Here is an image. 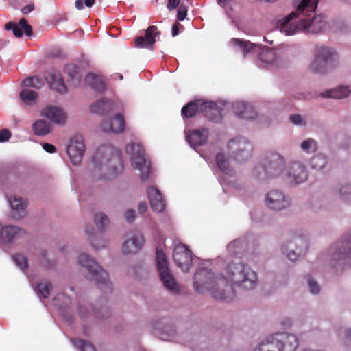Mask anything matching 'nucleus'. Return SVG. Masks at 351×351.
I'll list each match as a JSON object with an SVG mask.
<instances>
[{
  "label": "nucleus",
  "instance_id": "obj_1",
  "mask_svg": "<svg viewBox=\"0 0 351 351\" xmlns=\"http://www.w3.org/2000/svg\"><path fill=\"white\" fill-rule=\"evenodd\" d=\"M232 282L243 289H252L257 282L256 273L241 261H230L224 274L215 276L206 268L199 269L193 276V285L199 293L209 292L215 300H226L234 295L229 285Z\"/></svg>",
  "mask_w": 351,
  "mask_h": 351
},
{
  "label": "nucleus",
  "instance_id": "obj_2",
  "mask_svg": "<svg viewBox=\"0 0 351 351\" xmlns=\"http://www.w3.org/2000/svg\"><path fill=\"white\" fill-rule=\"evenodd\" d=\"M320 0H293V10L287 14V36L317 34L326 25L325 15L316 13Z\"/></svg>",
  "mask_w": 351,
  "mask_h": 351
},
{
  "label": "nucleus",
  "instance_id": "obj_3",
  "mask_svg": "<svg viewBox=\"0 0 351 351\" xmlns=\"http://www.w3.org/2000/svg\"><path fill=\"white\" fill-rule=\"evenodd\" d=\"M92 162L95 169L107 172L104 176L106 179L114 178L123 169L121 152L109 145L99 147L93 154Z\"/></svg>",
  "mask_w": 351,
  "mask_h": 351
},
{
  "label": "nucleus",
  "instance_id": "obj_4",
  "mask_svg": "<svg viewBox=\"0 0 351 351\" xmlns=\"http://www.w3.org/2000/svg\"><path fill=\"white\" fill-rule=\"evenodd\" d=\"M329 263L336 273L342 272L351 258V230L335 241L328 250Z\"/></svg>",
  "mask_w": 351,
  "mask_h": 351
},
{
  "label": "nucleus",
  "instance_id": "obj_5",
  "mask_svg": "<svg viewBox=\"0 0 351 351\" xmlns=\"http://www.w3.org/2000/svg\"><path fill=\"white\" fill-rule=\"evenodd\" d=\"M339 54L337 51L326 45H317L314 51V59L310 64L311 70L318 74H326L328 69L338 65Z\"/></svg>",
  "mask_w": 351,
  "mask_h": 351
},
{
  "label": "nucleus",
  "instance_id": "obj_6",
  "mask_svg": "<svg viewBox=\"0 0 351 351\" xmlns=\"http://www.w3.org/2000/svg\"><path fill=\"white\" fill-rule=\"evenodd\" d=\"M285 167L283 156L277 153H271L267 156L263 164L254 168L253 175L258 180L265 181L281 175Z\"/></svg>",
  "mask_w": 351,
  "mask_h": 351
},
{
  "label": "nucleus",
  "instance_id": "obj_7",
  "mask_svg": "<svg viewBox=\"0 0 351 351\" xmlns=\"http://www.w3.org/2000/svg\"><path fill=\"white\" fill-rule=\"evenodd\" d=\"M80 265L85 267L90 278L95 280L98 288L104 292H110L112 284L109 280L108 274L98 263L86 254H81L77 258Z\"/></svg>",
  "mask_w": 351,
  "mask_h": 351
},
{
  "label": "nucleus",
  "instance_id": "obj_8",
  "mask_svg": "<svg viewBox=\"0 0 351 351\" xmlns=\"http://www.w3.org/2000/svg\"><path fill=\"white\" fill-rule=\"evenodd\" d=\"M232 43L245 56L247 53H258V59L267 64L278 66L276 51L269 48H263L261 45H255L248 40L240 38H232Z\"/></svg>",
  "mask_w": 351,
  "mask_h": 351
},
{
  "label": "nucleus",
  "instance_id": "obj_9",
  "mask_svg": "<svg viewBox=\"0 0 351 351\" xmlns=\"http://www.w3.org/2000/svg\"><path fill=\"white\" fill-rule=\"evenodd\" d=\"M125 152L130 156L132 166L140 171L142 180L148 178L151 171V164L145 157V151L141 143H131L126 145Z\"/></svg>",
  "mask_w": 351,
  "mask_h": 351
},
{
  "label": "nucleus",
  "instance_id": "obj_10",
  "mask_svg": "<svg viewBox=\"0 0 351 351\" xmlns=\"http://www.w3.org/2000/svg\"><path fill=\"white\" fill-rule=\"evenodd\" d=\"M156 255V267L163 285L169 291H178L179 289L178 283L170 272L166 255L162 249L157 247Z\"/></svg>",
  "mask_w": 351,
  "mask_h": 351
},
{
  "label": "nucleus",
  "instance_id": "obj_11",
  "mask_svg": "<svg viewBox=\"0 0 351 351\" xmlns=\"http://www.w3.org/2000/svg\"><path fill=\"white\" fill-rule=\"evenodd\" d=\"M308 248V241L304 236H296L293 232L287 235V258L294 262L304 255Z\"/></svg>",
  "mask_w": 351,
  "mask_h": 351
},
{
  "label": "nucleus",
  "instance_id": "obj_12",
  "mask_svg": "<svg viewBox=\"0 0 351 351\" xmlns=\"http://www.w3.org/2000/svg\"><path fill=\"white\" fill-rule=\"evenodd\" d=\"M229 154L237 162H243L252 156V145L245 138L237 137L228 143Z\"/></svg>",
  "mask_w": 351,
  "mask_h": 351
},
{
  "label": "nucleus",
  "instance_id": "obj_13",
  "mask_svg": "<svg viewBox=\"0 0 351 351\" xmlns=\"http://www.w3.org/2000/svg\"><path fill=\"white\" fill-rule=\"evenodd\" d=\"M85 152L84 140L82 135L76 134L69 141L66 147V153L73 165L80 164Z\"/></svg>",
  "mask_w": 351,
  "mask_h": 351
},
{
  "label": "nucleus",
  "instance_id": "obj_14",
  "mask_svg": "<svg viewBox=\"0 0 351 351\" xmlns=\"http://www.w3.org/2000/svg\"><path fill=\"white\" fill-rule=\"evenodd\" d=\"M173 258L175 263L184 272L189 271L192 265V252L189 247L182 244L179 243L176 245L173 250Z\"/></svg>",
  "mask_w": 351,
  "mask_h": 351
},
{
  "label": "nucleus",
  "instance_id": "obj_15",
  "mask_svg": "<svg viewBox=\"0 0 351 351\" xmlns=\"http://www.w3.org/2000/svg\"><path fill=\"white\" fill-rule=\"evenodd\" d=\"M288 178L292 185H298L304 182L308 178L306 166L300 162H292L289 164Z\"/></svg>",
  "mask_w": 351,
  "mask_h": 351
},
{
  "label": "nucleus",
  "instance_id": "obj_16",
  "mask_svg": "<svg viewBox=\"0 0 351 351\" xmlns=\"http://www.w3.org/2000/svg\"><path fill=\"white\" fill-rule=\"evenodd\" d=\"M160 35V32L155 25H151L145 31V36H137L134 39L135 47L150 49L156 42V38Z\"/></svg>",
  "mask_w": 351,
  "mask_h": 351
},
{
  "label": "nucleus",
  "instance_id": "obj_17",
  "mask_svg": "<svg viewBox=\"0 0 351 351\" xmlns=\"http://www.w3.org/2000/svg\"><path fill=\"white\" fill-rule=\"evenodd\" d=\"M284 337L282 334L276 333L269 336L267 339L260 343L254 351H283Z\"/></svg>",
  "mask_w": 351,
  "mask_h": 351
},
{
  "label": "nucleus",
  "instance_id": "obj_18",
  "mask_svg": "<svg viewBox=\"0 0 351 351\" xmlns=\"http://www.w3.org/2000/svg\"><path fill=\"white\" fill-rule=\"evenodd\" d=\"M125 127V121L121 114H115L112 119H105L101 123L102 130L108 133L121 134Z\"/></svg>",
  "mask_w": 351,
  "mask_h": 351
},
{
  "label": "nucleus",
  "instance_id": "obj_19",
  "mask_svg": "<svg viewBox=\"0 0 351 351\" xmlns=\"http://www.w3.org/2000/svg\"><path fill=\"white\" fill-rule=\"evenodd\" d=\"M41 115L58 125H64L66 120V115L63 109L52 105L43 108Z\"/></svg>",
  "mask_w": 351,
  "mask_h": 351
},
{
  "label": "nucleus",
  "instance_id": "obj_20",
  "mask_svg": "<svg viewBox=\"0 0 351 351\" xmlns=\"http://www.w3.org/2000/svg\"><path fill=\"white\" fill-rule=\"evenodd\" d=\"M202 113L210 121L219 123L222 120L221 110L214 102H202Z\"/></svg>",
  "mask_w": 351,
  "mask_h": 351
},
{
  "label": "nucleus",
  "instance_id": "obj_21",
  "mask_svg": "<svg viewBox=\"0 0 351 351\" xmlns=\"http://www.w3.org/2000/svg\"><path fill=\"white\" fill-rule=\"evenodd\" d=\"M5 29L6 30H12L13 34L17 37L20 38L23 36V32L27 36H31L32 35V28L27 23V20L25 18H21L19 20V24H16L14 22H9L5 25Z\"/></svg>",
  "mask_w": 351,
  "mask_h": 351
},
{
  "label": "nucleus",
  "instance_id": "obj_22",
  "mask_svg": "<svg viewBox=\"0 0 351 351\" xmlns=\"http://www.w3.org/2000/svg\"><path fill=\"white\" fill-rule=\"evenodd\" d=\"M147 195L152 209L156 212L163 211L165 207V202L159 190L154 186L147 189Z\"/></svg>",
  "mask_w": 351,
  "mask_h": 351
},
{
  "label": "nucleus",
  "instance_id": "obj_23",
  "mask_svg": "<svg viewBox=\"0 0 351 351\" xmlns=\"http://www.w3.org/2000/svg\"><path fill=\"white\" fill-rule=\"evenodd\" d=\"M208 134L209 132L207 129L194 130L186 135V139L191 147L195 148L207 142Z\"/></svg>",
  "mask_w": 351,
  "mask_h": 351
},
{
  "label": "nucleus",
  "instance_id": "obj_24",
  "mask_svg": "<svg viewBox=\"0 0 351 351\" xmlns=\"http://www.w3.org/2000/svg\"><path fill=\"white\" fill-rule=\"evenodd\" d=\"M285 196L282 191L273 190L269 192L266 197L268 207L274 210H280L285 207Z\"/></svg>",
  "mask_w": 351,
  "mask_h": 351
},
{
  "label": "nucleus",
  "instance_id": "obj_25",
  "mask_svg": "<svg viewBox=\"0 0 351 351\" xmlns=\"http://www.w3.org/2000/svg\"><path fill=\"white\" fill-rule=\"evenodd\" d=\"M143 243L144 239L142 234H136L123 243L122 251L124 254L136 253L141 249Z\"/></svg>",
  "mask_w": 351,
  "mask_h": 351
},
{
  "label": "nucleus",
  "instance_id": "obj_26",
  "mask_svg": "<svg viewBox=\"0 0 351 351\" xmlns=\"http://www.w3.org/2000/svg\"><path fill=\"white\" fill-rule=\"evenodd\" d=\"M233 110L235 114L245 119H254L257 117V113L254 108L243 101H238L233 104Z\"/></svg>",
  "mask_w": 351,
  "mask_h": 351
},
{
  "label": "nucleus",
  "instance_id": "obj_27",
  "mask_svg": "<svg viewBox=\"0 0 351 351\" xmlns=\"http://www.w3.org/2000/svg\"><path fill=\"white\" fill-rule=\"evenodd\" d=\"M113 106L114 104L112 100L102 98L93 103L90 107V110L93 113L105 115L112 110Z\"/></svg>",
  "mask_w": 351,
  "mask_h": 351
},
{
  "label": "nucleus",
  "instance_id": "obj_28",
  "mask_svg": "<svg viewBox=\"0 0 351 351\" xmlns=\"http://www.w3.org/2000/svg\"><path fill=\"white\" fill-rule=\"evenodd\" d=\"M46 79L51 88L60 94H64L67 92V87L60 73L54 71L50 73Z\"/></svg>",
  "mask_w": 351,
  "mask_h": 351
},
{
  "label": "nucleus",
  "instance_id": "obj_29",
  "mask_svg": "<svg viewBox=\"0 0 351 351\" xmlns=\"http://www.w3.org/2000/svg\"><path fill=\"white\" fill-rule=\"evenodd\" d=\"M350 93V90L348 86H339L335 88L326 90L319 93V96L324 98L343 99L347 97Z\"/></svg>",
  "mask_w": 351,
  "mask_h": 351
},
{
  "label": "nucleus",
  "instance_id": "obj_30",
  "mask_svg": "<svg viewBox=\"0 0 351 351\" xmlns=\"http://www.w3.org/2000/svg\"><path fill=\"white\" fill-rule=\"evenodd\" d=\"M202 102L200 100L190 101L184 106L181 113L184 118H191L199 111L202 113Z\"/></svg>",
  "mask_w": 351,
  "mask_h": 351
},
{
  "label": "nucleus",
  "instance_id": "obj_31",
  "mask_svg": "<svg viewBox=\"0 0 351 351\" xmlns=\"http://www.w3.org/2000/svg\"><path fill=\"white\" fill-rule=\"evenodd\" d=\"M328 163V156L322 153L315 154L309 161L311 168L316 171L323 170L327 166Z\"/></svg>",
  "mask_w": 351,
  "mask_h": 351
},
{
  "label": "nucleus",
  "instance_id": "obj_32",
  "mask_svg": "<svg viewBox=\"0 0 351 351\" xmlns=\"http://www.w3.org/2000/svg\"><path fill=\"white\" fill-rule=\"evenodd\" d=\"M87 85L90 86L93 89L97 92H104L106 88V84L104 81L96 75L89 73L85 78Z\"/></svg>",
  "mask_w": 351,
  "mask_h": 351
},
{
  "label": "nucleus",
  "instance_id": "obj_33",
  "mask_svg": "<svg viewBox=\"0 0 351 351\" xmlns=\"http://www.w3.org/2000/svg\"><path fill=\"white\" fill-rule=\"evenodd\" d=\"M216 163L219 169L223 173L232 176L233 174V169L229 165V160L228 158L223 153H218L216 156Z\"/></svg>",
  "mask_w": 351,
  "mask_h": 351
},
{
  "label": "nucleus",
  "instance_id": "obj_34",
  "mask_svg": "<svg viewBox=\"0 0 351 351\" xmlns=\"http://www.w3.org/2000/svg\"><path fill=\"white\" fill-rule=\"evenodd\" d=\"M21 229L15 226H5L1 228L0 235L5 242H10L19 233Z\"/></svg>",
  "mask_w": 351,
  "mask_h": 351
},
{
  "label": "nucleus",
  "instance_id": "obj_35",
  "mask_svg": "<svg viewBox=\"0 0 351 351\" xmlns=\"http://www.w3.org/2000/svg\"><path fill=\"white\" fill-rule=\"evenodd\" d=\"M32 128L36 135L43 136L50 132L51 125L46 121L37 120L34 123Z\"/></svg>",
  "mask_w": 351,
  "mask_h": 351
},
{
  "label": "nucleus",
  "instance_id": "obj_36",
  "mask_svg": "<svg viewBox=\"0 0 351 351\" xmlns=\"http://www.w3.org/2000/svg\"><path fill=\"white\" fill-rule=\"evenodd\" d=\"M38 97V93L36 91L28 88H24L20 92V98L28 106L35 104Z\"/></svg>",
  "mask_w": 351,
  "mask_h": 351
},
{
  "label": "nucleus",
  "instance_id": "obj_37",
  "mask_svg": "<svg viewBox=\"0 0 351 351\" xmlns=\"http://www.w3.org/2000/svg\"><path fill=\"white\" fill-rule=\"evenodd\" d=\"M64 71L70 76L73 85L77 86L80 84L82 75L80 73L79 66L73 64H67L64 68Z\"/></svg>",
  "mask_w": 351,
  "mask_h": 351
},
{
  "label": "nucleus",
  "instance_id": "obj_38",
  "mask_svg": "<svg viewBox=\"0 0 351 351\" xmlns=\"http://www.w3.org/2000/svg\"><path fill=\"white\" fill-rule=\"evenodd\" d=\"M335 191H338L340 199L344 202H348L351 200V184L345 183L340 186H336Z\"/></svg>",
  "mask_w": 351,
  "mask_h": 351
},
{
  "label": "nucleus",
  "instance_id": "obj_39",
  "mask_svg": "<svg viewBox=\"0 0 351 351\" xmlns=\"http://www.w3.org/2000/svg\"><path fill=\"white\" fill-rule=\"evenodd\" d=\"M52 289V285L50 282H44L38 283L36 291L40 298H47Z\"/></svg>",
  "mask_w": 351,
  "mask_h": 351
},
{
  "label": "nucleus",
  "instance_id": "obj_40",
  "mask_svg": "<svg viewBox=\"0 0 351 351\" xmlns=\"http://www.w3.org/2000/svg\"><path fill=\"white\" fill-rule=\"evenodd\" d=\"M300 147L303 152L310 154L317 151V143L313 138H309L301 143Z\"/></svg>",
  "mask_w": 351,
  "mask_h": 351
},
{
  "label": "nucleus",
  "instance_id": "obj_41",
  "mask_svg": "<svg viewBox=\"0 0 351 351\" xmlns=\"http://www.w3.org/2000/svg\"><path fill=\"white\" fill-rule=\"evenodd\" d=\"M94 220L99 230L104 229L109 223L108 217L102 212L97 213L95 215Z\"/></svg>",
  "mask_w": 351,
  "mask_h": 351
},
{
  "label": "nucleus",
  "instance_id": "obj_42",
  "mask_svg": "<svg viewBox=\"0 0 351 351\" xmlns=\"http://www.w3.org/2000/svg\"><path fill=\"white\" fill-rule=\"evenodd\" d=\"M308 291L311 294L317 295L319 293L321 287L317 280L314 279L311 275L307 276L306 278Z\"/></svg>",
  "mask_w": 351,
  "mask_h": 351
},
{
  "label": "nucleus",
  "instance_id": "obj_43",
  "mask_svg": "<svg viewBox=\"0 0 351 351\" xmlns=\"http://www.w3.org/2000/svg\"><path fill=\"white\" fill-rule=\"evenodd\" d=\"M23 84L26 87H32L39 89L43 86V82L40 78L36 76H32L23 80Z\"/></svg>",
  "mask_w": 351,
  "mask_h": 351
},
{
  "label": "nucleus",
  "instance_id": "obj_44",
  "mask_svg": "<svg viewBox=\"0 0 351 351\" xmlns=\"http://www.w3.org/2000/svg\"><path fill=\"white\" fill-rule=\"evenodd\" d=\"M73 345L79 348L81 351H96L95 347L88 342L85 341L81 339H72Z\"/></svg>",
  "mask_w": 351,
  "mask_h": 351
},
{
  "label": "nucleus",
  "instance_id": "obj_45",
  "mask_svg": "<svg viewBox=\"0 0 351 351\" xmlns=\"http://www.w3.org/2000/svg\"><path fill=\"white\" fill-rule=\"evenodd\" d=\"M9 202L12 208L16 211H24L27 208V202L21 198L14 197Z\"/></svg>",
  "mask_w": 351,
  "mask_h": 351
},
{
  "label": "nucleus",
  "instance_id": "obj_46",
  "mask_svg": "<svg viewBox=\"0 0 351 351\" xmlns=\"http://www.w3.org/2000/svg\"><path fill=\"white\" fill-rule=\"evenodd\" d=\"M298 344L299 341L297 336L287 332V351H295Z\"/></svg>",
  "mask_w": 351,
  "mask_h": 351
},
{
  "label": "nucleus",
  "instance_id": "obj_47",
  "mask_svg": "<svg viewBox=\"0 0 351 351\" xmlns=\"http://www.w3.org/2000/svg\"><path fill=\"white\" fill-rule=\"evenodd\" d=\"M13 260L21 269H24L27 267V259L23 255L20 254H14L13 256Z\"/></svg>",
  "mask_w": 351,
  "mask_h": 351
},
{
  "label": "nucleus",
  "instance_id": "obj_48",
  "mask_svg": "<svg viewBox=\"0 0 351 351\" xmlns=\"http://www.w3.org/2000/svg\"><path fill=\"white\" fill-rule=\"evenodd\" d=\"M289 121L297 126H305L306 125V120L299 114H291L289 116Z\"/></svg>",
  "mask_w": 351,
  "mask_h": 351
},
{
  "label": "nucleus",
  "instance_id": "obj_49",
  "mask_svg": "<svg viewBox=\"0 0 351 351\" xmlns=\"http://www.w3.org/2000/svg\"><path fill=\"white\" fill-rule=\"evenodd\" d=\"M95 0H76L75 2V8L80 10L84 8V3L88 8L92 7L95 4Z\"/></svg>",
  "mask_w": 351,
  "mask_h": 351
},
{
  "label": "nucleus",
  "instance_id": "obj_50",
  "mask_svg": "<svg viewBox=\"0 0 351 351\" xmlns=\"http://www.w3.org/2000/svg\"><path fill=\"white\" fill-rule=\"evenodd\" d=\"M86 232L90 235L91 236L93 234L92 232H89L88 230V229H86ZM90 244L91 245L95 248V249H99V248H101V247H104L106 246V242L104 241H99L98 242L96 241L94 237H90Z\"/></svg>",
  "mask_w": 351,
  "mask_h": 351
},
{
  "label": "nucleus",
  "instance_id": "obj_51",
  "mask_svg": "<svg viewBox=\"0 0 351 351\" xmlns=\"http://www.w3.org/2000/svg\"><path fill=\"white\" fill-rule=\"evenodd\" d=\"M187 14V8L185 5H180L178 10L177 18L179 21H183Z\"/></svg>",
  "mask_w": 351,
  "mask_h": 351
},
{
  "label": "nucleus",
  "instance_id": "obj_52",
  "mask_svg": "<svg viewBox=\"0 0 351 351\" xmlns=\"http://www.w3.org/2000/svg\"><path fill=\"white\" fill-rule=\"evenodd\" d=\"M11 133L8 129H3L0 131V142H5L9 140Z\"/></svg>",
  "mask_w": 351,
  "mask_h": 351
},
{
  "label": "nucleus",
  "instance_id": "obj_53",
  "mask_svg": "<svg viewBox=\"0 0 351 351\" xmlns=\"http://www.w3.org/2000/svg\"><path fill=\"white\" fill-rule=\"evenodd\" d=\"M180 3V0H168L167 8L169 10H172L177 8Z\"/></svg>",
  "mask_w": 351,
  "mask_h": 351
},
{
  "label": "nucleus",
  "instance_id": "obj_54",
  "mask_svg": "<svg viewBox=\"0 0 351 351\" xmlns=\"http://www.w3.org/2000/svg\"><path fill=\"white\" fill-rule=\"evenodd\" d=\"M125 218L128 222H132L135 218V211L129 209L125 213Z\"/></svg>",
  "mask_w": 351,
  "mask_h": 351
},
{
  "label": "nucleus",
  "instance_id": "obj_55",
  "mask_svg": "<svg viewBox=\"0 0 351 351\" xmlns=\"http://www.w3.org/2000/svg\"><path fill=\"white\" fill-rule=\"evenodd\" d=\"M43 148L44 150L49 153H54L56 152V147L53 145L48 143H43Z\"/></svg>",
  "mask_w": 351,
  "mask_h": 351
},
{
  "label": "nucleus",
  "instance_id": "obj_56",
  "mask_svg": "<svg viewBox=\"0 0 351 351\" xmlns=\"http://www.w3.org/2000/svg\"><path fill=\"white\" fill-rule=\"evenodd\" d=\"M34 9V4H29L23 8H21V12L23 14H27L30 12H32Z\"/></svg>",
  "mask_w": 351,
  "mask_h": 351
},
{
  "label": "nucleus",
  "instance_id": "obj_57",
  "mask_svg": "<svg viewBox=\"0 0 351 351\" xmlns=\"http://www.w3.org/2000/svg\"><path fill=\"white\" fill-rule=\"evenodd\" d=\"M147 209V205L145 202H141L138 204V211L139 213L143 214L146 212Z\"/></svg>",
  "mask_w": 351,
  "mask_h": 351
},
{
  "label": "nucleus",
  "instance_id": "obj_58",
  "mask_svg": "<svg viewBox=\"0 0 351 351\" xmlns=\"http://www.w3.org/2000/svg\"><path fill=\"white\" fill-rule=\"evenodd\" d=\"M348 341H351V328L346 329L345 330V343H347Z\"/></svg>",
  "mask_w": 351,
  "mask_h": 351
},
{
  "label": "nucleus",
  "instance_id": "obj_59",
  "mask_svg": "<svg viewBox=\"0 0 351 351\" xmlns=\"http://www.w3.org/2000/svg\"><path fill=\"white\" fill-rule=\"evenodd\" d=\"M232 0H217V3L222 8H225L230 3Z\"/></svg>",
  "mask_w": 351,
  "mask_h": 351
},
{
  "label": "nucleus",
  "instance_id": "obj_60",
  "mask_svg": "<svg viewBox=\"0 0 351 351\" xmlns=\"http://www.w3.org/2000/svg\"><path fill=\"white\" fill-rule=\"evenodd\" d=\"M179 33V28H178V24H173V27H172V35L173 36H176Z\"/></svg>",
  "mask_w": 351,
  "mask_h": 351
},
{
  "label": "nucleus",
  "instance_id": "obj_61",
  "mask_svg": "<svg viewBox=\"0 0 351 351\" xmlns=\"http://www.w3.org/2000/svg\"><path fill=\"white\" fill-rule=\"evenodd\" d=\"M86 311V308L82 306H79V313L81 316H84V313Z\"/></svg>",
  "mask_w": 351,
  "mask_h": 351
},
{
  "label": "nucleus",
  "instance_id": "obj_62",
  "mask_svg": "<svg viewBox=\"0 0 351 351\" xmlns=\"http://www.w3.org/2000/svg\"><path fill=\"white\" fill-rule=\"evenodd\" d=\"M280 30L282 31L284 27H285V17L281 19L280 20Z\"/></svg>",
  "mask_w": 351,
  "mask_h": 351
},
{
  "label": "nucleus",
  "instance_id": "obj_63",
  "mask_svg": "<svg viewBox=\"0 0 351 351\" xmlns=\"http://www.w3.org/2000/svg\"><path fill=\"white\" fill-rule=\"evenodd\" d=\"M100 311H101V310H99L98 311L95 312V316H96V317H97L98 318H99V319H102V318H104V315H100Z\"/></svg>",
  "mask_w": 351,
  "mask_h": 351
},
{
  "label": "nucleus",
  "instance_id": "obj_64",
  "mask_svg": "<svg viewBox=\"0 0 351 351\" xmlns=\"http://www.w3.org/2000/svg\"><path fill=\"white\" fill-rule=\"evenodd\" d=\"M286 323H287V326H290L291 324V321L288 318H287Z\"/></svg>",
  "mask_w": 351,
  "mask_h": 351
}]
</instances>
